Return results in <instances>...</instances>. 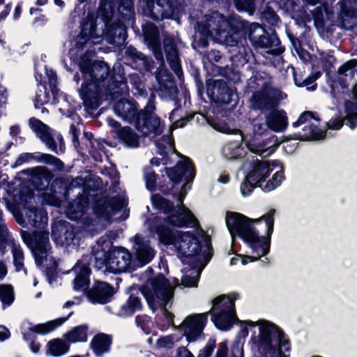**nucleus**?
I'll return each instance as SVG.
<instances>
[{
  "label": "nucleus",
  "mask_w": 357,
  "mask_h": 357,
  "mask_svg": "<svg viewBox=\"0 0 357 357\" xmlns=\"http://www.w3.org/2000/svg\"><path fill=\"white\" fill-rule=\"evenodd\" d=\"M249 38L253 45L261 48L277 47L280 43L275 36H268L264 28L257 23L250 25Z\"/></svg>",
  "instance_id": "nucleus-18"
},
{
  "label": "nucleus",
  "mask_w": 357,
  "mask_h": 357,
  "mask_svg": "<svg viewBox=\"0 0 357 357\" xmlns=\"http://www.w3.org/2000/svg\"><path fill=\"white\" fill-rule=\"evenodd\" d=\"M146 6L151 16L155 20L168 18L174 13L169 0H147Z\"/></svg>",
  "instance_id": "nucleus-23"
},
{
  "label": "nucleus",
  "mask_w": 357,
  "mask_h": 357,
  "mask_svg": "<svg viewBox=\"0 0 357 357\" xmlns=\"http://www.w3.org/2000/svg\"><path fill=\"white\" fill-rule=\"evenodd\" d=\"M31 128L36 135L46 144V146L52 151L57 153L56 144L52 138L50 128L44 124L42 121L35 118L29 120Z\"/></svg>",
  "instance_id": "nucleus-24"
},
{
  "label": "nucleus",
  "mask_w": 357,
  "mask_h": 357,
  "mask_svg": "<svg viewBox=\"0 0 357 357\" xmlns=\"http://www.w3.org/2000/svg\"><path fill=\"white\" fill-rule=\"evenodd\" d=\"M347 123L354 128L357 126V100L355 102L347 101L345 103Z\"/></svg>",
  "instance_id": "nucleus-43"
},
{
  "label": "nucleus",
  "mask_w": 357,
  "mask_h": 357,
  "mask_svg": "<svg viewBox=\"0 0 357 357\" xmlns=\"http://www.w3.org/2000/svg\"><path fill=\"white\" fill-rule=\"evenodd\" d=\"M177 357H194L192 354L185 347H178L176 350Z\"/></svg>",
  "instance_id": "nucleus-62"
},
{
  "label": "nucleus",
  "mask_w": 357,
  "mask_h": 357,
  "mask_svg": "<svg viewBox=\"0 0 357 357\" xmlns=\"http://www.w3.org/2000/svg\"><path fill=\"white\" fill-rule=\"evenodd\" d=\"M84 80L92 82L105 88V92L115 98L127 91L126 77L120 66H115L111 76L109 67L104 61H95L91 66L89 61L79 63Z\"/></svg>",
  "instance_id": "nucleus-5"
},
{
  "label": "nucleus",
  "mask_w": 357,
  "mask_h": 357,
  "mask_svg": "<svg viewBox=\"0 0 357 357\" xmlns=\"http://www.w3.org/2000/svg\"><path fill=\"white\" fill-rule=\"evenodd\" d=\"M174 288L162 275H158L150 280L142 287L141 291L151 309H163L168 319L173 314L166 310L167 305L172 304L174 298Z\"/></svg>",
  "instance_id": "nucleus-8"
},
{
  "label": "nucleus",
  "mask_w": 357,
  "mask_h": 357,
  "mask_svg": "<svg viewBox=\"0 0 357 357\" xmlns=\"http://www.w3.org/2000/svg\"><path fill=\"white\" fill-rule=\"evenodd\" d=\"M68 349V345L60 339H54L47 343V353L54 356L66 354Z\"/></svg>",
  "instance_id": "nucleus-39"
},
{
  "label": "nucleus",
  "mask_w": 357,
  "mask_h": 357,
  "mask_svg": "<svg viewBox=\"0 0 357 357\" xmlns=\"http://www.w3.org/2000/svg\"><path fill=\"white\" fill-rule=\"evenodd\" d=\"M96 264L98 268L105 266L106 269L113 273L123 272L131 264V254L124 248H116L111 251L103 259L96 257Z\"/></svg>",
  "instance_id": "nucleus-13"
},
{
  "label": "nucleus",
  "mask_w": 357,
  "mask_h": 357,
  "mask_svg": "<svg viewBox=\"0 0 357 357\" xmlns=\"http://www.w3.org/2000/svg\"><path fill=\"white\" fill-rule=\"evenodd\" d=\"M87 326H76L65 335L66 339L70 342H84L87 340Z\"/></svg>",
  "instance_id": "nucleus-38"
},
{
  "label": "nucleus",
  "mask_w": 357,
  "mask_h": 357,
  "mask_svg": "<svg viewBox=\"0 0 357 357\" xmlns=\"http://www.w3.org/2000/svg\"><path fill=\"white\" fill-rule=\"evenodd\" d=\"M150 47L151 48V50L153 52L155 59L158 60V61H160L162 65H163L164 64L163 55H162V52L160 47V43H157L156 47L150 46Z\"/></svg>",
  "instance_id": "nucleus-60"
},
{
  "label": "nucleus",
  "mask_w": 357,
  "mask_h": 357,
  "mask_svg": "<svg viewBox=\"0 0 357 357\" xmlns=\"http://www.w3.org/2000/svg\"><path fill=\"white\" fill-rule=\"evenodd\" d=\"M142 308L140 299L137 296L131 295L120 310L119 315L129 316Z\"/></svg>",
  "instance_id": "nucleus-37"
},
{
  "label": "nucleus",
  "mask_w": 357,
  "mask_h": 357,
  "mask_svg": "<svg viewBox=\"0 0 357 357\" xmlns=\"http://www.w3.org/2000/svg\"><path fill=\"white\" fill-rule=\"evenodd\" d=\"M96 21L92 15H88L82 24L80 34L77 37L76 45L82 48L85 44L100 43L103 32L97 31Z\"/></svg>",
  "instance_id": "nucleus-17"
},
{
  "label": "nucleus",
  "mask_w": 357,
  "mask_h": 357,
  "mask_svg": "<svg viewBox=\"0 0 357 357\" xmlns=\"http://www.w3.org/2000/svg\"><path fill=\"white\" fill-rule=\"evenodd\" d=\"M231 26V21L218 12L205 15L204 20L197 24L195 45L205 47L208 40L212 38L219 43L234 46L237 44L238 37Z\"/></svg>",
  "instance_id": "nucleus-3"
},
{
  "label": "nucleus",
  "mask_w": 357,
  "mask_h": 357,
  "mask_svg": "<svg viewBox=\"0 0 357 357\" xmlns=\"http://www.w3.org/2000/svg\"><path fill=\"white\" fill-rule=\"evenodd\" d=\"M245 138L241 133L236 135V139L234 142L227 143L222 149L223 155L227 159H234L239 156L241 153L240 144Z\"/></svg>",
  "instance_id": "nucleus-33"
},
{
  "label": "nucleus",
  "mask_w": 357,
  "mask_h": 357,
  "mask_svg": "<svg viewBox=\"0 0 357 357\" xmlns=\"http://www.w3.org/2000/svg\"><path fill=\"white\" fill-rule=\"evenodd\" d=\"M118 137L128 147L137 148L139 146V137L129 127H124L121 129Z\"/></svg>",
  "instance_id": "nucleus-34"
},
{
  "label": "nucleus",
  "mask_w": 357,
  "mask_h": 357,
  "mask_svg": "<svg viewBox=\"0 0 357 357\" xmlns=\"http://www.w3.org/2000/svg\"><path fill=\"white\" fill-rule=\"evenodd\" d=\"M199 280V271L196 269L191 270L188 275H183L181 278V286L183 287H197ZM175 284L179 286L178 280H175Z\"/></svg>",
  "instance_id": "nucleus-44"
},
{
  "label": "nucleus",
  "mask_w": 357,
  "mask_h": 357,
  "mask_svg": "<svg viewBox=\"0 0 357 357\" xmlns=\"http://www.w3.org/2000/svg\"><path fill=\"white\" fill-rule=\"evenodd\" d=\"M12 253L13 256V263L17 271H24L26 273V269L24 268V253L20 245L15 243H12Z\"/></svg>",
  "instance_id": "nucleus-42"
},
{
  "label": "nucleus",
  "mask_w": 357,
  "mask_h": 357,
  "mask_svg": "<svg viewBox=\"0 0 357 357\" xmlns=\"http://www.w3.org/2000/svg\"><path fill=\"white\" fill-rule=\"evenodd\" d=\"M268 125L266 121L262 120H256L252 123V131L254 135H261L268 132Z\"/></svg>",
  "instance_id": "nucleus-50"
},
{
  "label": "nucleus",
  "mask_w": 357,
  "mask_h": 357,
  "mask_svg": "<svg viewBox=\"0 0 357 357\" xmlns=\"http://www.w3.org/2000/svg\"><path fill=\"white\" fill-rule=\"evenodd\" d=\"M343 126V120L341 119H331L328 123L327 126L329 129L339 130Z\"/></svg>",
  "instance_id": "nucleus-61"
},
{
  "label": "nucleus",
  "mask_w": 357,
  "mask_h": 357,
  "mask_svg": "<svg viewBox=\"0 0 357 357\" xmlns=\"http://www.w3.org/2000/svg\"><path fill=\"white\" fill-rule=\"evenodd\" d=\"M144 38L149 46H157L158 30L153 24L148 23L143 28Z\"/></svg>",
  "instance_id": "nucleus-41"
},
{
  "label": "nucleus",
  "mask_w": 357,
  "mask_h": 357,
  "mask_svg": "<svg viewBox=\"0 0 357 357\" xmlns=\"http://www.w3.org/2000/svg\"><path fill=\"white\" fill-rule=\"evenodd\" d=\"M92 149L90 151V153L92 155V157L94 158L96 161H101L102 160V155L100 153H98L96 151L93 150L96 144L98 145L99 143L98 141L95 140L93 142H91Z\"/></svg>",
  "instance_id": "nucleus-63"
},
{
  "label": "nucleus",
  "mask_w": 357,
  "mask_h": 357,
  "mask_svg": "<svg viewBox=\"0 0 357 357\" xmlns=\"http://www.w3.org/2000/svg\"><path fill=\"white\" fill-rule=\"evenodd\" d=\"M24 241L31 249L38 266H43L50 268L56 267L57 264L55 261H53L51 264H47L49 259L51 261L52 259L50 256L51 246L47 231H36L33 233L30 240L24 238Z\"/></svg>",
  "instance_id": "nucleus-12"
},
{
  "label": "nucleus",
  "mask_w": 357,
  "mask_h": 357,
  "mask_svg": "<svg viewBox=\"0 0 357 357\" xmlns=\"http://www.w3.org/2000/svg\"><path fill=\"white\" fill-rule=\"evenodd\" d=\"M52 236L57 244L70 245L75 238V232L69 223L59 221L52 226Z\"/></svg>",
  "instance_id": "nucleus-22"
},
{
  "label": "nucleus",
  "mask_w": 357,
  "mask_h": 357,
  "mask_svg": "<svg viewBox=\"0 0 357 357\" xmlns=\"http://www.w3.org/2000/svg\"><path fill=\"white\" fill-rule=\"evenodd\" d=\"M356 65L357 61L351 60L340 66L338 69L337 79L335 84H338L342 89H345L355 75L354 68Z\"/></svg>",
  "instance_id": "nucleus-29"
},
{
  "label": "nucleus",
  "mask_w": 357,
  "mask_h": 357,
  "mask_svg": "<svg viewBox=\"0 0 357 357\" xmlns=\"http://www.w3.org/2000/svg\"><path fill=\"white\" fill-rule=\"evenodd\" d=\"M216 90V100L221 103L228 104L232 100L233 92L231 89L228 88L226 85H222L215 87Z\"/></svg>",
  "instance_id": "nucleus-45"
},
{
  "label": "nucleus",
  "mask_w": 357,
  "mask_h": 357,
  "mask_svg": "<svg viewBox=\"0 0 357 357\" xmlns=\"http://www.w3.org/2000/svg\"><path fill=\"white\" fill-rule=\"evenodd\" d=\"M46 75L48 77L49 84L51 88L52 93L54 97H55L58 93V89L56 88V83H57L56 75L54 71H53L52 70H48V69H46Z\"/></svg>",
  "instance_id": "nucleus-53"
},
{
  "label": "nucleus",
  "mask_w": 357,
  "mask_h": 357,
  "mask_svg": "<svg viewBox=\"0 0 357 357\" xmlns=\"http://www.w3.org/2000/svg\"><path fill=\"white\" fill-rule=\"evenodd\" d=\"M113 294L112 288L106 282H99L95 284L89 292V297L93 303H105Z\"/></svg>",
  "instance_id": "nucleus-27"
},
{
  "label": "nucleus",
  "mask_w": 357,
  "mask_h": 357,
  "mask_svg": "<svg viewBox=\"0 0 357 357\" xmlns=\"http://www.w3.org/2000/svg\"><path fill=\"white\" fill-rule=\"evenodd\" d=\"M211 126L217 131L222 132V133H232L234 135H238L241 133L238 130H232L231 129L227 124L223 122H213L211 123Z\"/></svg>",
  "instance_id": "nucleus-51"
},
{
  "label": "nucleus",
  "mask_w": 357,
  "mask_h": 357,
  "mask_svg": "<svg viewBox=\"0 0 357 357\" xmlns=\"http://www.w3.org/2000/svg\"><path fill=\"white\" fill-rule=\"evenodd\" d=\"M88 206V199L86 197L81 196L70 203L67 209L66 214L68 218L71 220H78L81 218Z\"/></svg>",
  "instance_id": "nucleus-32"
},
{
  "label": "nucleus",
  "mask_w": 357,
  "mask_h": 357,
  "mask_svg": "<svg viewBox=\"0 0 357 357\" xmlns=\"http://www.w3.org/2000/svg\"><path fill=\"white\" fill-rule=\"evenodd\" d=\"M236 8L240 10L252 11L254 8V0H234Z\"/></svg>",
  "instance_id": "nucleus-54"
},
{
  "label": "nucleus",
  "mask_w": 357,
  "mask_h": 357,
  "mask_svg": "<svg viewBox=\"0 0 357 357\" xmlns=\"http://www.w3.org/2000/svg\"><path fill=\"white\" fill-rule=\"evenodd\" d=\"M67 319L68 317L64 319H59L54 321L47 322L45 324H38L33 327H30L29 329L38 333L46 334L52 331L59 326L61 325L67 320Z\"/></svg>",
  "instance_id": "nucleus-40"
},
{
  "label": "nucleus",
  "mask_w": 357,
  "mask_h": 357,
  "mask_svg": "<svg viewBox=\"0 0 357 357\" xmlns=\"http://www.w3.org/2000/svg\"><path fill=\"white\" fill-rule=\"evenodd\" d=\"M45 199L49 204L51 205L58 206L60 204V199L55 195L49 196L45 194Z\"/></svg>",
  "instance_id": "nucleus-64"
},
{
  "label": "nucleus",
  "mask_w": 357,
  "mask_h": 357,
  "mask_svg": "<svg viewBox=\"0 0 357 357\" xmlns=\"http://www.w3.org/2000/svg\"><path fill=\"white\" fill-rule=\"evenodd\" d=\"M152 110L153 107L148 106L137 116L136 128L144 135H158L162 132L160 121Z\"/></svg>",
  "instance_id": "nucleus-15"
},
{
  "label": "nucleus",
  "mask_w": 357,
  "mask_h": 357,
  "mask_svg": "<svg viewBox=\"0 0 357 357\" xmlns=\"http://www.w3.org/2000/svg\"><path fill=\"white\" fill-rule=\"evenodd\" d=\"M110 343L111 340L108 335L99 334L93 337L91 345L96 355L99 356L109 350Z\"/></svg>",
  "instance_id": "nucleus-36"
},
{
  "label": "nucleus",
  "mask_w": 357,
  "mask_h": 357,
  "mask_svg": "<svg viewBox=\"0 0 357 357\" xmlns=\"http://www.w3.org/2000/svg\"><path fill=\"white\" fill-rule=\"evenodd\" d=\"M79 93L84 105L89 109H96L99 106L102 95H110L109 92H105V88L86 80H84Z\"/></svg>",
  "instance_id": "nucleus-16"
},
{
  "label": "nucleus",
  "mask_w": 357,
  "mask_h": 357,
  "mask_svg": "<svg viewBox=\"0 0 357 357\" xmlns=\"http://www.w3.org/2000/svg\"><path fill=\"white\" fill-rule=\"evenodd\" d=\"M126 54L128 56H130L134 59H136L139 61H142V64L144 66H146L148 63V59L146 58V56L145 55H144L142 53L138 52L135 48H134L132 47H129L126 50Z\"/></svg>",
  "instance_id": "nucleus-52"
},
{
  "label": "nucleus",
  "mask_w": 357,
  "mask_h": 357,
  "mask_svg": "<svg viewBox=\"0 0 357 357\" xmlns=\"http://www.w3.org/2000/svg\"><path fill=\"white\" fill-rule=\"evenodd\" d=\"M169 178L178 182L181 180L185 181L178 197V208L175 213H172L167 218V222L175 227H183L188 225L195 226L197 219L190 210L185 207L183 202L186 194L187 185L191 183L195 176V171L190 160L187 157H183L173 168L167 169Z\"/></svg>",
  "instance_id": "nucleus-4"
},
{
  "label": "nucleus",
  "mask_w": 357,
  "mask_h": 357,
  "mask_svg": "<svg viewBox=\"0 0 357 357\" xmlns=\"http://www.w3.org/2000/svg\"><path fill=\"white\" fill-rule=\"evenodd\" d=\"M276 211L271 208L259 218L249 219L234 212L226 215V224L232 238L238 236L248 243L254 256L242 258V264L258 260L269 251L271 236L273 231L274 215Z\"/></svg>",
  "instance_id": "nucleus-1"
},
{
  "label": "nucleus",
  "mask_w": 357,
  "mask_h": 357,
  "mask_svg": "<svg viewBox=\"0 0 357 357\" xmlns=\"http://www.w3.org/2000/svg\"><path fill=\"white\" fill-rule=\"evenodd\" d=\"M50 96L46 91V89L43 87L40 89L39 91L36 93L35 98V107L39 108L40 106L49 102Z\"/></svg>",
  "instance_id": "nucleus-48"
},
{
  "label": "nucleus",
  "mask_w": 357,
  "mask_h": 357,
  "mask_svg": "<svg viewBox=\"0 0 357 357\" xmlns=\"http://www.w3.org/2000/svg\"><path fill=\"white\" fill-rule=\"evenodd\" d=\"M126 204V201L119 198L102 199L96 203L95 211L100 215L109 216L116 211L123 208Z\"/></svg>",
  "instance_id": "nucleus-26"
},
{
  "label": "nucleus",
  "mask_w": 357,
  "mask_h": 357,
  "mask_svg": "<svg viewBox=\"0 0 357 357\" xmlns=\"http://www.w3.org/2000/svg\"><path fill=\"white\" fill-rule=\"evenodd\" d=\"M114 110L116 115L128 121H133L137 113L135 105L124 98L121 99L114 105Z\"/></svg>",
  "instance_id": "nucleus-30"
},
{
  "label": "nucleus",
  "mask_w": 357,
  "mask_h": 357,
  "mask_svg": "<svg viewBox=\"0 0 357 357\" xmlns=\"http://www.w3.org/2000/svg\"><path fill=\"white\" fill-rule=\"evenodd\" d=\"M243 167L248 170V181L257 183L266 192L278 187L284 179L282 167L277 161L270 162L256 159L243 164Z\"/></svg>",
  "instance_id": "nucleus-6"
},
{
  "label": "nucleus",
  "mask_w": 357,
  "mask_h": 357,
  "mask_svg": "<svg viewBox=\"0 0 357 357\" xmlns=\"http://www.w3.org/2000/svg\"><path fill=\"white\" fill-rule=\"evenodd\" d=\"M237 298L238 296L234 293L217 297L213 301L209 312L187 317L178 329L183 332L189 342L195 341L201 335L209 313L212 314V321L218 328L228 329L236 319L234 301Z\"/></svg>",
  "instance_id": "nucleus-2"
},
{
  "label": "nucleus",
  "mask_w": 357,
  "mask_h": 357,
  "mask_svg": "<svg viewBox=\"0 0 357 357\" xmlns=\"http://www.w3.org/2000/svg\"><path fill=\"white\" fill-rule=\"evenodd\" d=\"M214 348V342H208V344L199 351L198 357H210Z\"/></svg>",
  "instance_id": "nucleus-58"
},
{
  "label": "nucleus",
  "mask_w": 357,
  "mask_h": 357,
  "mask_svg": "<svg viewBox=\"0 0 357 357\" xmlns=\"http://www.w3.org/2000/svg\"><path fill=\"white\" fill-rule=\"evenodd\" d=\"M175 340L172 336L160 337L157 341V347L159 348L169 349L174 344Z\"/></svg>",
  "instance_id": "nucleus-56"
},
{
  "label": "nucleus",
  "mask_w": 357,
  "mask_h": 357,
  "mask_svg": "<svg viewBox=\"0 0 357 357\" xmlns=\"http://www.w3.org/2000/svg\"><path fill=\"white\" fill-rule=\"evenodd\" d=\"M164 46L167 59L171 68L175 72L178 77H180L182 73L181 70L178 51L176 47L174 39L170 37H166L164 40Z\"/></svg>",
  "instance_id": "nucleus-28"
},
{
  "label": "nucleus",
  "mask_w": 357,
  "mask_h": 357,
  "mask_svg": "<svg viewBox=\"0 0 357 357\" xmlns=\"http://www.w3.org/2000/svg\"><path fill=\"white\" fill-rule=\"evenodd\" d=\"M319 120L311 112H303L292 126L297 128L303 125L302 137L305 139L320 140L326 136L324 130L318 128Z\"/></svg>",
  "instance_id": "nucleus-14"
},
{
  "label": "nucleus",
  "mask_w": 357,
  "mask_h": 357,
  "mask_svg": "<svg viewBox=\"0 0 357 357\" xmlns=\"http://www.w3.org/2000/svg\"><path fill=\"white\" fill-rule=\"evenodd\" d=\"M133 253L135 260L141 266L149 264L154 258L155 252L148 240L139 235L134 237Z\"/></svg>",
  "instance_id": "nucleus-20"
},
{
  "label": "nucleus",
  "mask_w": 357,
  "mask_h": 357,
  "mask_svg": "<svg viewBox=\"0 0 357 357\" xmlns=\"http://www.w3.org/2000/svg\"><path fill=\"white\" fill-rule=\"evenodd\" d=\"M119 12L123 17H130L133 13L132 0H121V5L119 7Z\"/></svg>",
  "instance_id": "nucleus-49"
},
{
  "label": "nucleus",
  "mask_w": 357,
  "mask_h": 357,
  "mask_svg": "<svg viewBox=\"0 0 357 357\" xmlns=\"http://www.w3.org/2000/svg\"><path fill=\"white\" fill-rule=\"evenodd\" d=\"M248 323L259 327V347L266 357H288L286 353L290 350L289 342L276 326L266 321Z\"/></svg>",
  "instance_id": "nucleus-7"
},
{
  "label": "nucleus",
  "mask_w": 357,
  "mask_h": 357,
  "mask_svg": "<svg viewBox=\"0 0 357 357\" xmlns=\"http://www.w3.org/2000/svg\"><path fill=\"white\" fill-rule=\"evenodd\" d=\"M268 128L275 132H284L289 125L288 116L283 109H274L265 115Z\"/></svg>",
  "instance_id": "nucleus-21"
},
{
  "label": "nucleus",
  "mask_w": 357,
  "mask_h": 357,
  "mask_svg": "<svg viewBox=\"0 0 357 357\" xmlns=\"http://www.w3.org/2000/svg\"><path fill=\"white\" fill-rule=\"evenodd\" d=\"M160 238L163 243L173 245L179 257L195 256L201 250L199 240L189 231L173 234L167 231L161 232Z\"/></svg>",
  "instance_id": "nucleus-10"
},
{
  "label": "nucleus",
  "mask_w": 357,
  "mask_h": 357,
  "mask_svg": "<svg viewBox=\"0 0 357 357\" xmlns=\"http://www.w3.org/2000/svg\"><path fill=\"white\" fill-rule=\"evenodd\" d=\"M33 199V193L30 192L26 197L22 196L20 198L21 203H24L26 216L30 225L35 227L43 229L47 224V215L45 211L41 208L35 207H29L28 202L31 203Z\"/></svg>",
  "instance_id": "nucleus-19"
},
{
  "label": "nucleus",
  "mask_w": 357,
  "mask_h": 357,
  "mask_svg": "<svg viewBox=\"0 0 357 357\" xmlns=\"http://www.w3.org/2000/svg\"><path fill=\"white\" fill-rule=\"evenodd\" d=\"M257 186L258 187V184H257V183L249 181L246 175L245 181L241 183V185L242 195L243 196L248 195L252 192V189Z\"/></svg>",
  "instance_id": "nucleus-55"
},
{
  "label": "nucleus",
  "mask_w": 357,
  "mask_h": 357,
  "mask_svg": "<svg viewBox=\"0 0 357 357\" xmlns=\"http://www.w3.org/2000/svg\"><path fill=\"white\" fill-rule=\"evenodd\" d=\"M113 15L111 1L107 2V0H102L101 5L97 13V18H100L107 28L105 34L107 41L116 46L123 45L126 39L127 33L126 26L119 22L115 24L109 25V21Z\"/></svg>",
  "instance_id": "nucleus-11"
},
{
  "label": "nucleus",
  "mask_w": 357,
  "mask_h": 357,
  "mask_svg": "<svg viewBox=\"0 0 357 357\" xmlns=\"http://www.w3.org/2000/svg\"><path fill=\"white\" fill-rule=\"evenodd\" d=\"M247 147L251 152L255 153L262 158L269 156L275 150V146L268 142L257 144L252 141H248Z\"/></svg>",
  "instance_id": "nucleus-35"
},
{
  "label": "nucleus",
  "mask_w": 357,
  "mask_h": 357,
  "mask_svg": "<svg viewBox=\"0 0 357 357\" xmlns=\"http://www.w3.org/2000/svg\"><path fill=\"white\" fill-rule=\"evenodd\" d=\"M156 79L160 84L165 86V82L170 81L171 77L166 70L162 69L156 73Z\"/></svg>",
  "instance_id": "nucleus-59"
},
{
  "label": "nucleus",
  "mask_w": 357,
  "mask_h": 357,
  "mask_svg": "<svg viewBox=\"0 0 357 357\" xmlns=\"http://www.w3.org/2000/svg\"><path fill=\"white\" fill-rule=\"evenodd\" d=\"M0 298L3 303L10 305L14 299L13 287L10 285L0 286Z\"/></svg>",
  "instance_id": "nucleus-47"
},
{
  "label": "nucleus",
  "mask_w": 357,
  "mask_h": 357,
  "mask_svg": "<svg viewBox=\"0 0 357 357\" xmlns=\"http://www.w3.org/2000/svg\"><path fill=\"white\" fill-rule=\"evenodd\" d=\"M259 88L250 98L252 107L255 109L268 111L278 106L287 96L279 89L271 85L268 78L262 79L256 76L250 79Z\"/></svg>",
  "instance_id": "nucleus-9"
},
{
  "label": "nucleus",
  "mask_w": 357,
  "mask_h": 357,
  "mask_svg": "<svg viewBox=\"0 0 357 357\" xmlns=\"http://www.w3.org/2000/svg\"><path fill=\"white\" fill-rule=\"evenodd\" d=\"M31 160H37L40 162L53 165L57 169H61L63 167V163L59 159L47 153H43L39 158H36L32 153H24L20 155L16 162L17 165H22L23 162H29Z\"/></svg>",
  "instance_id": "nucleus-31"
},
{
  "label": "nucleus",
  "mask_w": 357,
  "mask_h": 357,
  "mask_svg": "<svg viewBox=\"0 0 357 357\" xmlns=\"http://www.w3.org/2000/svg\"><path fill=\"white\" fill-rule=\"evenodd\" d=\"M151 200L153 206L155 208L163 211L165 213L170 211L174 207L172 202L165 199L159 195H153L151 198Z\"/></svg>",
  "instance_id": "nucleus-46"
},
{
  "label": "nucleus",
  "mask_w": 357,
  "mask_h": 357,
  "mask_svg": "<svg viewBox=\"0 0 357 357\" xmlns=\"http://www.w3.org/2000/svg\"><path fill=\"white\" fill-rule=\"evenodd\" d=\"M73 271L76 274L74 280V289L81 291H85L89 287V275L90 273L87 259H83L77 262L73 268Z\"/></svg>",
  "instance_id": "nucleus-25"
},
{
  "label": "nucleus",
  "mask_w": 357,
  "mask_h": 357,
  "mask_svg": "<svg viewBox=\"0 0 357 357\" xmlns=\"http://www.w3.org/2000/svg\"><path fill=\"white\" fill-rule=\"evenodd\" d=\"M146 188L149 190H153L155 187L156 175L154 172H146L144 176Z\"/></svg>",
  "instance_id": "nucleus-57"
}]
</instances>
